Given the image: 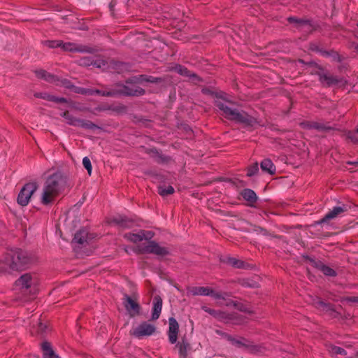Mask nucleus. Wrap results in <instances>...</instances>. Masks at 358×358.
Wrapping results in <instances>:
<instances>
[{"mask_svg": "<svg viewBox=\"0 0 358 358\" xmlns=\"http://www.w3.org/2000/svg\"><path fill=\"white\" fill-rule=\"evenodd\" d=\"M137 78L127 80L126 85L120 86V89L116 90L117 95L124 96H141L145 94V90L140 87L136 85L138 83Z\"/></svg>", "mask_w": 358, "mask_h": 358, "instance_id": "39448f33", "label": "nucleus"}, {"mask_svg": "<svg viewBox=\"0 0 358 358\" xmlns=\"http://www.w3.org/2000/svg\"><path fill=\"white\" fill-rule=\"evenodd\" d=\"M347 138L353 143H358V134L356 131H349L347 133Z\"/></svg>", "mask_w": 358, "mask_h": 358, "instance_id": "79ce46f5", "label": "nucleus"}, {"mask_svg": "<svg viewBox=\"0 0 358 358\" xmlns=\"http://www.w3.org/2000/svg\"><path fill=\"white\" fill-rule=\"evenodd\" d=\"M315 267L318 268L320 271H321L325 275L327 276H336V272L331 268H330L328 266L324 265L322 262H315Z\"/></svg>", "mask_w": 358, "mask_h": 358, "instance_id": "473e14b6", "label": "nucleus"}, {"mask_svg": "<svg viewBox=\"0 0 358 358\" xmlns=\"http://www.w3.org/2000/svg\"><path fill=\"white\" fill-rule=\"evenodd\" d=\"M233 345L237 348H244L249 350H254L255 348L252 342L243 337L240 338V339L235 338Z\"/></svg>", "mask_w": 358, "mask_h": 358, "instance_id": "c756f323", "label": "nucleus"}, {"mask_svg": "<svg viewBox=\"0 0 358 358\" xmlns=\"http://www.w3.org/2000/svg\"><path fill=\"white\" fill-rule=\"evenodd\" d=\"M314 306L320 311L328 313L330 315L335 317L336 312L334 310V305L329 303H325L320 299L313 301Z\"/></svg>", "mask_w": 358, "mask_h": 358, "instance_id": "a211bd4d", "label": "nucleus"}, {"mask_svg": "<svg viewBox=\"0 0 358 358\" xmlns=\"http://www.w3.org/2000/svg\"><path fill=\"white\" fill-rule=\"evenodd\" d=\"M217 320L224 323H231L235 325H240L245 322V318L238 313H229L221 310L219 311Z\"/></svg>", "mask_w": 358, "mask_h": 358, "instance_id": "6e6552de", "label": "nucleus"}, {"mask_svg": "<svg viewBox=\"0 0 358 358\" xmlns=\"http://www.w3.org/2000/svg\"><path fill=\"white\" fill-rule=\"evenodd\" d=\"M92 238L88 230L83 228L80 229L75 234L73 241L80 245H84L88 243V241Z\"/></svg>", "mask_w": 358, "mask_h": 358, "instance_id": "f3484780", "label": "nucleus"}, {"mask_svg": "<svg viewBox=\"0 0 358 358\" xmlns=\"http://www.w3.org/2000/svg\"><path fill=\"white\" fill-rule=\"evenodd\" d=\"M158 193L162 196H166L167 195L173 194L174 188L171 185H169L167 187L159 186L158 187Z\"/></svg>", "mask_w": 358, "mask_h": 358, "instance_id": "f704fd0d", "label": "nucleus"}, {"mask_svg": "<svg viewBox=\"0 0 358 358\" xmlns=\"http://www.w3.org/2000/svg\"><path fill=\"white\" fill-rule=\"evenodd\" d=\"M68 84L66 85V87L71 89L72 91L76 94H85L86 88L76 87L72 85H69V83L67 82Z\"/></svg>", "mask_w": 358, "mask_h": 358, "instance_id": "a19ab883", "label": "nucleus"}, {"mask_svg": "<svg viewBox=\"0 0 358 358\" xmlns=\"http://www.w3.org/2000/svg\"><path fill=\"white\" fill-rule=\"evenodd\" d=\"M124 306L131 317H134L140 314L141 306L138 302L127 294L124 295Z\"/></svg>", "mask_w": 358, "mask_h": 358, "instance_id": "ddd939ff", "label": "nucleus"}, {"mask_svg": "<svg viewBox=\"0 0 358 358\" xmlns=\"http://www.w3.org/2000/svg\"><path fill=\"white\" fill-rule=\"evenodd\" d=\"M319 80L325 87H330L338 83L339 80L337 77L324 73H317Z\"/></svg>", "mask_w": 358, "mask_h": 358, "instance_id": "aec40b11", "label": "nucleus"}, {"mask_svg": "<svg viewBox=\"0 0 358 358\" xmlns=\"http://www.w3.org/2000/svg\"><path fill=\"white\" fill-rule=\"evenodd\" d=\"M4 263L13 271L25 269L31 262L27 252L15 248L8 250L3 259Z\"/></svg>", "mask_w": 358, "mask_h": 358, "instance_id": "7ed1b4c3", "label": "nucleus"}, {"mask_svg": "<svg viewBox=\"0 0 358 358\" xmlns=\"http://www.w3.org/2000/svg\"><path fill=\"white\" fill-rule=\"evenodd\" d=\"M342 301L358 303V296H345L342 299Z\"/></svg>", "mask_w": 358, "mask_h": 358, "instance_id": "49530a36", "label": "nucleus"}, {"mask_svg": "<svg viewBox=\"0 0 358 358\" xmlns=\"http://www.w3.org/2000/svg\"><path fill=\"white\" fill-rule=\"evenodd\" d=\"M3 268H2L1 267H0V272H3Z\"/></svg>", "mask_w": 358, "mask_h": 358, "instance_id": "e2e57ef3", "label": "nucleus"}, {"mask_svg": "<svg viewBox=\"0 0 358 358\" xmlns=\"http://www.w3.org/2000/svg\"><path fill=\"white\" fill-rule=\"evenodd\" d=\"M83 165L87 169L89 175H91L92 166L91 164L90 159L87 157H85L83 159Z\"/></svg>", "mask_w": 358, "mask_h": 358, "instance_id": "37998d69", "label": "nucleus"}, {"mask_svg": "<svg viewBox=\"0 0 358 358\" xmlns=\"http://www.w3.org/2000/svg\"><path fill=\"white\" fill-rule=\"evenodd\" d=\"M32 276L30 273L22 275L15 282L16 287L19 289H29L32 285Z\"/></svg>", "mask_w": 358, "mask_h": 358, "instance_id": "6ab92c4d", "label": "nucleus"}, {"mask_svg": "<svg viewBox=\"0 0 358 358\" xmlns=\"http://www.w3.org/2000/svg\"><path fill=\"white\" fill-rule=\"evenodd\" d=\"M347 210H348V207L345 204H343L342 206H335L333 208L332 210H331L328 213H327L323 218H322L319 221V223L322 224V223L327 222V221H329L330 220L336 218V217H338L341 214L346 212Z\"/></svg>", "mask_w": 358, "mask_h": 358, "instance_id": "2eb2a0df", "label": "nucleus"}, {"mask_svg": "<svg viewBox=\"0 0 358 358\" xmlns=\"http://www.w3.org/2000/svg\"><path fill=\"white\" fill-rule=\"evenodd\" d=\"M355 50L358 52V45L355 47Z\"/></svg>", "mask_w": 358, "mask_h": 358, "instance_id": "0e129e2a", "label": "nucleus"}, {"mask_svg": "<svg viewBox=\"0 0 358 358\" xmlns=\"http://www.w3.org/2000/svg\"><path fill=\"white\" fill-rule=\"evenodd\" d=\"M194 296H209L212 294V288L208 287H194L190 290Z\"/></svg>", "mask_w": 358, "mask_h": 358, "instance_id": "c85d7f7f", "label": "nucleus"}, {"mask_svg": "<svg viewBox=\"0 0 358 358\" xmlns=\"http://www.w3.org/2000/svg\"><path fill=\"white\" fill-rule=\"evenodd\" d=\"M95 94H99L102 96H115L117 95V92L115 90L111 91H103L100 90H95Z\"/></svg>", "mask_w": 358, "mask_h": 358, "instance_id": "ea45409f", "label": "nucleus"}, {"mask_svg": "<svg viewBox=\"0 0 358 358\" xmlns=\"http://www.w3.org/2000/svg\"><path fill=\"white\" fill-rule=\"evenodd\" d=\"M66 184L63 174L57 171L50 175L45 180L41 196V203L48 205L59 194Z\"/></svg>", "mask_w": 358, "mask_h": 358, "instance_id": "f257e3e1", "label": "nucleus"}, {"mask_svg": "<svg viewBox=\"0 0 358 358\" xmlns=\"http://www.w3.org/2000/svg\"><path fill=\"white\" fill-rule=\"evenodd\" d=\"M148 153L155 159L158 163H166L170 161L171 158L169 156L164 155L160 151L156 148L150 149Z\"/></svg>", "mask_w": 358, "mask_h": 358, "instance_id": "5701e85b", "label": "nucleus"}, {"mask_svg": "<svg viewBox=\"0 0 358 358\" xmlns=\"http://www.w3.org/2000/svg\"><path fill=\"white\" fill-rule=\"evenodd\" d=\"M215 106L222 111V115L228 120L246 126H253L257 120L243 110L231 108L222 100L217 99L215 101Z\"/></svg>", "mask_w": 358, "mask_h": 358, "instance_id": "f03ea898", "label": "nucleus"}, {"mask_svg": "<svg viewBox=\"0 0 358 358\" xmlns=\"http://www.w3.org/2000/svg\"><path fill=\"white\" fill-rule=\"evenodd\" d=\"M299 126L304 129H315L318 131H330L337 130L335 126H331L328 123L319 122L315 121H303L299 123Z\"/></svg>", "mask_w": 358, "mask_h": 358, "instance_id": "9d476101", "label": "nucleus"}, {"mask_svg": "<svg viewBox=\"0 0 358 358\" xmlns=\"http://www.w3.org/2000/svg\"><path fill=\"white\" fill-rule=\"evenodd\" d=\"M38 185L35 182L25 184L18 194L17 201L22 206H27L32 196L36 191Z\"/></svg>", "mask_w": 358, "mask_h": 358, "instance_id": "0eeeda50", "label": "nucleus"}, {"mask_svg": "<svg viewBox=\"0 0 358 358\" xmlns=\"http://www.w3.org/2000/svg\"><path fill=\"white\" fill-rule=\"evenodd\" d=\"M289 23L296 24V28L303 30L305 29L307 31H312L313 29L310 20L306 19L297 18L296 17H289L287 18Z\"/></svg>", "mask_w": 358, "mask_h": 358, "instance_id": "dca6fc26", "label": "nucleus"}, {"mask_svg": "<svg viewBox=\"0 0 358 358\" xmlns=\"http://www.w3.org/2000/svg\"><path fill=\"white\" fill-rule=\"evenodd\" d=\"M141 78V81H146V82H149V83H155L156 82V78L152 77V76H148L147 77L146 76H143V75H141L140 76Z\"/></svg>", "mask_w": 358, "mask_h": 358, "instance_id": "09e8293b", "label": "nucleus"}, {"mask_svg": "<svg viewBox=\"0 0 358 358\" xmlns=\"http://www.w3.org/2000/svg\"><path fill=\"white\" fill-rule=\"evenodd\" d=\"M357 27H358V23H357Z\"/></svg>", "mask_w": 358, "mask_h": 358, "instance_id": "774afa93", "label": "nucleus"}, {"mask_svg": "<svg viewBox=\"0 0 358 358\" xmlns=\"http://www.w3.org/2000/svg\"><path fill=\"white\" fill-rule=\"evenodd\" d=\"M261 169L263 171L266 172L271 175L275 173V166L272 161L269 159H264L260 164Z\"/></svg>", "mask_w": 358, "mask_h": 358, "instance_id": "cd10ccee", "label": "nucleus"}, {"mask_svg": "<svg viewBox=\"0 0 358 358\" xmlns=\"http://www.w3.org/2000/svg\"><path fill=\"white\" fill-rule=\"evenodd\" d=\"M94 91H95V90L86 88V92H85V95H94V94H95Z\"/></svg>", "mask_w": 358, "mask_h": 358, "instance_id": "13d9d810", "label": "nucleus"}, {"mask_svg": "<svg viewBox=\"0 0 358 358\" xmlns=\"http://www.w3.org/2000/svg\"><path fill=\"white\" fill-rule=\"evenodd\" d=\"M223 336L224 338H226L228 341L231 342V343L233 345L235 338L232 336L227 334H223Z\"/></svg>", "mask_w": 358, "mask_h": 358, "instance_id": "4d7b16f0", "label": "nucleus"}, {"mask_svg": "<svg viewBox=\"0 0 358 358\" xmlns=\"http://www.w3.org/2000/svg\"><path fill=\"white\" fill-rule=\"evenodd\" d=\"M43 79L48 82H52L55 80V77L53 75L47 72V75H45V77H43Z\"/></svg>", "mask_w": 358, "mask_h": 358, "instance_id": "864d4df0", "label": "nucleus"}, {"mask_svg": "<svg viewBox=\"0 0 358 358\" xmlns=\"http://www.w3.org/2000/svg\"><path fill=\"white\" fill-rule=\"evenodd\" d=\"M117 4V0H112L109 4V8L110 11L111 12V14L114 15V11H115V6Z\"/></svg>", "mask_w": 358, "mask_h": 358, "instance_id": "8fccbe9b", "label": "nucleus"}, {"mask_svg": "<svg viewBox=\"0 0 358 358\" xmlns=\"http://www.w3.org/2000/svg\"><path fill=\"white\" fill-rule=\"evenodd\" d=\"M113 110H115V111L120 112V111L125 110H126V107L123 106H118V107L114 108Z\"/></svg>", "mask_w": 358, "mask_h": 358, "instance_id": "bf43d9fd", "label": "nucleus"}, {"mask_svg": "<svg viewBox=\"0 0 358 358\" xmlns=\"http://www.w3.org/2000/svg\"><path fill=\"white\" fill-rule=\"evenodd\" d=\"M356 131H357V134H358V128L357 129Z\"/></svg>", "mask_w": 358, "mask_h": 358, "instance_id": "338daca9", "label": "nucleus"}, {"mask_svg": "<svg viewBox=\"0 0 358 358\" xmlns=\"http://www.w3.org/2000/svg\"><path fill=\"white\" fill-rule=\"evenodd\" d=\"M222 261L223 263L230 265L234 268H243L245 267L244 262L234 257H227Z\"/></svg>", "mask_w": 358, "mask_h": 358, "instance_id": "7c9ffc66", "label": "nucleus"}, {"mask_svg": "<svg viewBox=\"0 0 358 358\" xmlns=\"http://www.w3.org/2000/svg\"><path fill=\"white\" fill-rule=\"evenodd\" d=\"M348 164H351V165H358V161H357V162H348Z\"/></svg>", "mask_w": 358, "mask_h": 358, "instance_id": "052dcab7", "label": "nucleus"}, {"mask_svg": "<svg viewBox=\"0 0 358 358\" xmlns=\"http://www.w3.org/2000/svg\"><path fill=\"white\" fill-rule=\"evenodd\" d=\"M162 299L159 296H155L153 299V307H152V320H157L162 311Z\"/></svg>", "mask_w": 358, "mask_h": 358, "instance_id": "4be33fe9", "label": "nucleus"}, {"mask_svg": "<svg viewBox=\"0 0 358 358\" xmlns=\"http://www.w3.org/2000/svg\"><path fill=\"white\" fill-rule=\"evenodd\" d=\"M61 116L65 118L68 124L79 127L85 129L94 130L98 127L90 120H84L74 117L70 114L69 111H64L61 114Z\"/></svg>", "mask_w": 358, "mask_h": 358, "instance_id": "423d86ee", "label": "nucleus"}, {"mask_svg": "<svg viewBox=\"0 0 358 358\" xmlns=\"http://www.w3.org/2000/svg\"><path fill=\"white\" fill-rule=\"evenodd\" d=\"M134 251L137 254H154L159 256H166L169 254L167 248L161 247L152 241L137 245Z\"/></svg>", "mask_w": 358, "mask_h": 358, "instance_id": "20e7f679", "label": "nucleus"}, {"mask_svg": "<svg viewBox=\"0 0 358 358\" xmlns=\"http://www.w3.org/2000/svg\"><path fill=\"white\" fill-rule=\"evenodd\" d=\"M241 196L246 201L249 202L250 206H252L257 202V196L256 193L251 189H244L241 193Z\"/></svg>", "mask_w": 358, "mask_h": 358, "instance_id": "a878e982", "label": "nucleus"}, {"mask_svg": "<svg viewBox=\"0 0 358 358\" xmlns=\"http://www.w3.org/2000/svg\"><path fill=\"white\" fill-rule=\"evenodd\" d=\"M329 352L333 355H341L345 356L347 355L345 350L336 345L331 346L329 349Z\"/></svg>", "mask_w": 358, "mask_h": 358, "instance_id": "4c0bfd02", "label": "nucleus"}, {"mask_svg": "<svg viewBox=\"0 0 358 358\" xmlns=\"http://www.w3.org/2000/svg\"><path fill=\"white\" fill-rule=\"evenodd\" d=\"M179 332V324L174 317L169 319V331L168 336L169 341L171 344L176 343L178 339V334Z\"/></svg>", "mask_w": 358, "mask_h": 358, "instance_id": "4468645a", "label": "nucleus"}, {"mask_svg": "<svg viewBox=\"0 0 358 358\" xmlns=\"http://www.w3.org/2000/svg\"><path fill=\"white\" fill-rule=\"evenodd\" d=\"M36 75L38 78L43 79L45 75H47V71L45 70H39L36 71Z\"/></svg>", "mask_w": 358, "mask_h": 358, "instance_id": "3c124183", "label": "nucleus"}, {"mask_svg": "<svg viewBox=\"0 0 358 358\" xmlns=\"http://www.w3.org/2000/svg\"><path fill=\"white\" fill-rule=\"evenodd\" d=\"M234 308H236V309H238V310L242 311V312H248V308L245 306V305H243V303H239L238 301H236Z\"/></svg>", "mask_w": 358, "mask_h": 358, "instance_id": "de8ad7c7", "label": "nucleus"}, {"mask_svg": "<svg viewBox=\"0 0 358 358\" xmlns=\"http://www.w3.org/2000/svg\"><path fill=\"white\" fill-rule=\"evenodd\" d=\"M61 49L66 52L81 53H94L96 51V48L93 47L71 42L64 43L63 41L62 43Z\"/></svg>", "mask_w": 358, "mask_h": 358, "instance_id": "1a4fd4ad", "label": "nucleus"}, {"mask_svg": "<svg viewBox=\"0 0 358 358\" xmlns=\"http://www.w3.org/2000/svg\"><path fill=\"white\" fill-rule=\"evenodd\" d=\"M156 330L153 324L144 322L140 324L136 328L134 329L131 334L136 338H142L152 335Z\"/></svg>", "mask_w": 358, "mask_h": 358, "instance_id": "9b49d317", "label": "nucleus"}, {"mask_svg": "<svg viewBox=\"0 0 358 358\" xmlns=\"http://www.w3.org/2000/svg\"><path fill=\"white\" fill-rule=\"evenodd\" d=\"M223 336L224 338H226L228 341L231 342V343L233 345L235 338L232 336L227 334H223Z\"/></svg>", "mask_w": 358, "mask_h": 358, "instance_id": "6e6d98bb", "label": "nucleus"}, {"mask_svg": "<svg viewBox=\"0 0 358 358\" xmlns=\"http://www.w3.org/2000/svg\"><path fill=\"white\" fill-rule=\"evenodd\" d=\"M153 235L154 234L151 231L140 230L137 234L127 233L124 235V237L129 241L136 243L142 241L143 239L150 240Z\"/></svg>", "mask_w": 358, "mask_h": 358, "instance_id": "f8f14e48", "label": "nucleus"}, {"mask_svg": "<svg viewBox=\"0 0 358 358\" xmlns=\"http://www.w3.org/2000/svg\"><path fill=\"white\" fill-rule=\"evenodd\" d=\"M173 69L180 76L189 78L190 79H194L197 81H201V78L196 74L191 72L189 70L187 69V68H186L184 66L178 64L173 68Z\"/></svg>", "mask_w": 358, "mask_h": 358, "instance_id": "412c9836", "label": "nucleus"}, {"mask_svg": "<svg viewBox=\"0 0 358 358\" xmlns=\"http://www.w3.org/2000/svg\"><path fill=\"white\" fill-rule=\"evenodd\" d=\"M34 96L37 98L43 99L55 103H68V100L64 97H57L45 92L36 93Z\"/></svg>", "mask_w": 358, "mask_h": 358, "instance_id": "393cba45", "label": "nucleus"}, {"mask_svg": "<svg viewBox=\"0 0 358 358\" xmlns=\"http://www.w3.org/2000/svg\"><path fill=\"white\" fill-rule=\"evenodd\" d=\"M86 60H87V58H84V59H83L81 60V61L83 62V63H82V64H86V65H87V64H89L88 63L85 62V61H86Z\"/></svg>", "mask_w": 358, "mask_h": 358, "instance_id": "680f3d73", "label": "nucleus"}, {"mask_svg": "<svg viewBox=\"0 0 358 358\" xmlns=\"http://www.w3.org/2000/svg\"><path fill=\"white\" fill-rule=\"evenodd\" d=\"M259 171V166L258 163L255 162L250 166H249L247 169V176L252 177L256 175Z\"/></svg>", "mask_w": 358, "mask_h": 358, "instance_id": "58836bf2", "label": "nucleus"}, {"mask_svg": "<svg viewBox=\"0 0 358 358\" xmlns=\"http://www.w3.org/2000/svg\"><path fill=\"white\" fill-rule=\"evenodd\" d=\"M46 329V326L41 322H38V329L37 331L38 334H43Z\"/></svg>", "mask_w": 358, "mask_h": 358, "instance_id": "5fc2aeb1", "label": "nucleus"}, {"mask_svg": "<svg viewBox=\"0 0 358 358\" xmlns=\"http://www.w3.org/2000/svg\"><path fill=\"white\" fill-rule=\"evenodd\" d=\"M62 43V40H52V41L48 40V41H45L43 42V44L50 48H61Z\"/></svg>", "mask_w": 358, "mask_h": 358, "instance_id": "e433bc0d", "label": "nucleus"}, {"mask_svg": "<svg viewBox=\"0 0 358 358\" xmlns=\"http://www.w3.org/2000/svg\"><path fill=\"white\" fill-rule=\"evenodd\" d=\"M148 153L155 159L158 163H166L170 161L171 158L169 156L164 155L160 151L156 148L150 149Z\"/></svg>", "mask_w": 358, "mask_h": 358, "instance_id": "b1692460", "label": "nucleus"}, {"mask_svg": "<svg viewBox=\"0 0 358 358\" xmlns=\"http://www.w3.org/2000/svg\"><path fill=\"white\" fill-rule=\"evenodd\" d=\"M224 301H225L224 305L226 306H235L236 301L228 299V296H226V300Z\"/></svg>", "mask_w": 358, "mask_h": 358, "instance_id": "603ef678", "label": "nucleus"}, {"mask_svg": "<svg viewBox=\"0 0 358 358\" xmlns=\"http://www.w3.org/2000/svg\"><path fill=\"white\" fill-rule=\"evenodd\" d=\"M131 221L127 220L125 217L119 216L113 218L110 223L114 224L121 227L127 228L131 227Z\"/></svg>", "mask_w": 358, "mask_h": 358, "instance_id": "72a5a7b5", "label": "nucleus"}, {"mask_svg": "<svg viewBox=\"0 0 358 358\" xmlns=\"http://www.w3.org/2000/svg\"><path fill=\"white\" fill-rule=\"evenodd\" d=\"M310 50L315 52H320L322 53V55L329 56V54L327 51H322L319 46L315 43H310Z\"/></svg>", "mask_w": 358, "mask_h": 358, "instance_id": "c03bdc74", "label": "nucleus"}, {"mask_svg": "<svg viewBox=\"0 0 358 358\" xmlns=\"http://www.w3.org/2000/svg\"><path fill=\"white\" fill-rule=\"evenodd\" d=\"M71 107H74L73 105V103L71 102Z\"/></svg>", "mask_w": 358, "mask_h": 358, "instance_id": "69168bd1", "label": "nucleus"}, {"mask_svg": "<svg viewBox=\"0 0 358 358\" xmlns=\"http://www.w3.org/2000/svg\"><path fill=\"white\" fill-rule=\"evenodd\" d=\"M43 358H59L52 350L50 343L45 341L41 344Z\"/></svg>", "mask_w": 358, "mask_h": 358, "instance_id": "bb28decb", "label": "nucleus"}, {"mask_svg": "<svg viewBox=\"0 0 358 358\" xmlns=\"http://www.w3.org/2000/svg\"><path fill=\"white\" fill-rule=\"evenodd\" d=\"M209 296L217 300H226V296H229L230 294L227 292H215L212 289V294H210Z\"/></svg>", "mask_w": 358, "mask_h": 358, "instance_id": "c9c22d12", "label": "nucleus"}, {"mask_svg": "<svg viewBox=\"0 0 358 358\" xmlns=\"http://www.w3.org/2000/svg\"><path fill=\"white\" fill-rule=\"evenodd\" d=\"M202 308L205 312H206L208 314H210V315L213 316L215 319L217 318L218 313H219L220 310L212 309V308H208L206 306H203Z\"/></svg>", "mask_w": 358, "mask_h": 358, "instance_id": "a18cd8bd", "label": "nucleus"}, {"mask_svg": "<svg viewBox=\"0 0 358 358\" xmlns=\"http://www.w3.org/2000/svg\"><path fill=\"white\" fill-rule=\"evenodd\" d=\"M176 347L178 348L179 354L181 357H187V351L190 349V345L187 341L182 339V341L178 343Z\"/></svg>", "mask_w": 358, "mask_h": 358, "instance_id": "2f4dec72", "label": "nucleus"}]
</instances>
